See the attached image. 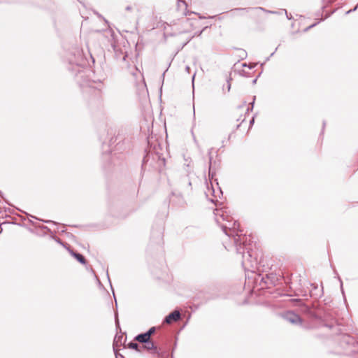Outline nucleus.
Here are the masks:
<instances>
[{"mask_svg":"<svg viewBox=\"0 0 358 358\" xmlns=\"http://www.w3.org/2000/svg\"><path fill=\"white\" fill-rule=\"evenodd\" d=\"M215 220L220 226L223 232L229 238V241L233 243V245L227 242L224 243V246L227 250L235 248L236 252L242 255V266L246 268L248 266H253L256 259L252 257L251 245L252 243L250 235H246L239 229V224L229 214L224 208H216L214 211Z\"/></svg>","mask_w":358,"mask_h":358,"instance_id":"nucleus-1","label":"nucleus"},{"mask_svg":"<svg viewBox=\"0 0 358 358\" xmlns=\"http://www.w3.org/2000/svg\"><path fill=\"white\" fill-rule=\"evenodd\" d=\"M336 311L329 310L324 313L321 318V325L332 331L333 334L340 336L338 353L345 358H358V341L347 333H343V325L336 317Z\"/></svg>","mask_w":358,"mask_h":358,"instance_id":"nucleus-2","label":"nucleus"},{"mask_svg":"<svg viewBox=\"0 0 358 358\" xmlns=\"http://www.w3.org/2000/svg\"><path fill=\"white\" fill-rule=\"evenodd\" d=\"M65 59L69 71L75 74L76 76H78V74L80 75L81 78L84 76V74H85L84 68L87 66V62L80 48L77 47L71 48L66 54Z\"/></svg>","mask_w":358,"mask_h":358,"instance_id":"nucleus-3","label":"nucleus"},{"mask_svg":"<svg viewBox=\"0 0 358 358\" xmlns=\"http://www.w3.org/2000/svg\"><path fill=\"white\" fill-rule=\"evenodd\" d=\"M160 148L159 143L154 145L152 150L150 149L148 153L143 157V166H146L149 163L150 157L152 159H157L158 166H162L165 165V159L162 157V155L159 152L158 149Z\"/></svg>","mask_w":358,"mask_h":358,"instance_id":"nucleus-4","label":"nucleus"},{"mask_svg":"<svg viewBox=\"0 0 358 358\" xmlns=\"http://www.w3.org/2000/svg\"><path fill=\"white\" fill-rule=\"evenodd\" d=\"M283 317L285 320L293 324H298L301 323V319L300 316L292 311H288L285 313L283 315Z\"/></svg>","mask_w":358,"mask_h":358,"instance_id":"nucleus-5","label":"nucleus"},{"mask_svg":"<svg viewBox=\"0 0 358 358\" xmlns=\"http://www.w3.org/2000/svg\"><path fill=\"white\" fill-rule=\"evenodd\" d=\"M143 348L148 351L152 350V353L156 354L157 355V357H163L162 352L157 350V346L155 345V344L153 343V341L151 339H150L148 341H147V343H145L143 344Z\"/></svg>","mask_w":358,"mask_h":358,"instance_id":"nucleus-6","label":"nucleus"},{"mask_svg":"<svg viewBox=\"0 0 358 358\" xmlns=\"http://www.w3.org/2000/svg\"><path fill=\"white\" fill-rule=\"evenodd\" d=\"M311 289L309 292V296L315 299H317L323 295V289H320L317 285L314 283H310Z\"/></svg>","mask_w":358,"mask_h":358,"instance_id":"nucleus-7","label":"nucleus"},{"mask_svg":"<svg viewBox=\"0 0 358 358\" xmlns=\"http://www.w3.org/2000/svg\"><path fill=\"white\" fill-rule=\"evenodd\" d=\"M180 313L179 310H176L169 314L164 319V322L167 324H171L173 322H177L180 319Z\"/></svg>","mask_w":358,"mask_h":358,"instance_id":"nucleus-8","label":"nucleus"},{"mask_svg":"<svg viewBox=\"0 0 358 358\" xmlns=\"http://www.w3.org/2000/svg\"><path fill=\"white\" fill-rule=\"evenodd\" d=\"M150 339H151L148 335L145 332L142 334H139L134 337V341L139 342L141 343L144 344L147 343Z\"/></svg>","mask_w":358,"mask_h":358,"instance_id":"nucleus-9","label":"nucleus"},{"mask_svg":"<svg viewBox=\"0 0 358 358\" xmlns=\"http://www.w3.org/2000/svg\"><path fill=\"white\" fill-rule=\"evenodd\" d=\"M69 251L70 254L73 257H74L78 260V262H79L80 264H86L85 258L84 257V256L83 255L76 252L73 250H70V249L69 250Z\"/></svg>","mask_w":358,"mask_h":358,"instance_id":"nucleus-10","label":"nucleus"},{"mask_svg":"<svg viewBox=\"0 0 358 358\" xmlns=\"http://www.w3.org/2000/svg\"><path fill=\"white\" fill-rule=\"evenodd\" d=\"M263 280H264V282L266 284H271L275 285L276 284V282L278 280V278L275 277L273 274L266 275V278H262Z\"/></svg>","mask_w":358,"mask_h":358,"instance_id":"nucleus-11","label":"nucleus"},{"mask_svg":"<svg viewBox=\"0 0 358 358\" xmlns=\"http://www.w3.org/2000/svg\"><path fill=\"white\" fill-rule=\"evenodd\" d=\"M128 348H130V349H133L137 352H141V348H140V346L137 343H135V342H130L129 344H128Z\"/></svg>","mask_w":358,"mask_h":358,"instance_id":"nucleus-12","label":"nucleus"},{"mask_svg":"<svg viewBox=\"0 0 358 358\" xmlns=\"http://www.w3.org/2000/svg\"><path fill=\"white\" fill-rule=\"evenodd\" d=\"M211 152H212V148H210L209 150H208V155H209V161H210V166H209V176L211 175L212 178L213 177V174L214 173L212 171V168H211V164H212V157H211Z\"/></svg>","mask_w":358,"mask_h":358,"instance_id":"nucleus-13","label":"nucleus"},{"mask_svg":"<svg viewBox=\"0 0 358 358\" xmlns=\"http://www.w3.org/2000/svg\"><path fill=\"white\" fill-rule=\"evenodd\" d=\"M238 50L239 52V57H241V59H245L247 57L246 51L244 50L243 49H238Z\"/></svg>","mask_w":358,"mask_h":358,"instance_id":"nucleus-14","label":"nucleus"},{"mask_svg":"<svg viewBox=\"0 0 358 358\" xmlns=\"http://www.w3.org/2000/svg\"><path fill=\"white\" fill-rule=\"evenodd\" d=\"M156 327H152L148 329L145 333L148 335V336L151 338V336L155 332Z\"/></svg>","mask_w":358,"mask_h":358,"instance_id":"nucleus-15","label":"nucleus"},{"mask_svg":"<svg viewBox=\"0 0 358 358\" xmlns=\"http://www.w3.org/2000/svg\"><path fill=\"white\" fill-rule=\"evenodd\" d=\"M231 80V78H227V86H226V88H227V92H229L230 91V89H231V83H230V80Z\"/></svg>","mask_w":358,"mask_h":358,"instance_id":"nucleus-16","label":"nucleus"},{"mask_svg":"<svg viewBox=\"0 0 358 358\" xmlns=\"http://www.w3.org/2000/svg\"><path fill=\"white\" fill-rule=\"evenodd\" d=\"M113 350H114V353H115V358H124L122 355H121L120 353H119L117 352V350L115 349V347H113Z\"/></svg>","mask_w":358,"mask_h":358,"instance_id":"nucleus-17","label":"nucleus"},{"mask_svg":"<svg viewBox=\"0 0 358 358\" xmlns=\"http://www.w3.org/2000/svg\"><path fill=\"white\" fill-rule=\"evenodd\" d=\"M257 9L262 10H263V11H264L266 13H268L277 14L276 11L268 10H266L265 8H264L262 7H258V8H257Z\"/></svg>","mask_w":358,"mask_h":358,"instance_id":"nucleus-18","label":"nucleus"},{"mask_svg":"<svg viewBox=\"0 0 358 358\" xmlns=\"http://www.w3.org/2000/svg\"><path fill=\"white\" fill-rule=\"evenodd\" d=\"M122 336H120L118 337H115L113 343V347H115V343H117L118 341L121 342V340L122 339Z\"/></svg>","mask_w":358,"mask_h":358,"instance_id":"nucleus-19","label":"nucleus"},{"mask_svg":"<svg viewBox=\"0 0 358 358\" xmlns=\"http://www.w3.org/2000/svg\"><path fill=\"white\" fill-rule=\"evenodd\" d=\"M333 1L334 0H322L323 4H324L322 6V8H324L327 4L330 3Z\"/></svg>","mask_w":358,"mask_h":358,"instance_id":"nucleus-20","label":"nucleus"},{"mask_svg":"<svg viewBox=\"0 0 358 358\" xmlns=\"http://www.w3.org/2000/svg\"><path fill=\"white\" fill-rule=\"evenodd\" d=\"M255 99H256V96H253V99H252V101L250 103V104H251V108H248V110H247L248 111H249V110H252L253 107H254V104H255Z\"/></svg>","mask_w":358,"mask_h":358,"instance_id":"nucleus-21","label":"nucleus"},{"mask_svg":"<svg viewBox=\"0 0 358 358\" xmlns=\"http://www.w3.org/2000/svg\"><path fill=\"white\" fill-rule=\"evenodd\" d=\"M282 12H283V13H285L286 17H287V18L288 20H291V19H292V15H289V14L287 13V10H286V9H282Z\"/></svg>","mask_w":358,"mask_h":358,"instance_id":"nucleus-22","label":"nucleus"},{"mask_svg":"<svg viewBox=\"0 0 358 358\" xmlns=\"http://www.w3.org/2000/svg\"><path fill=\"white\" fill-rule=\"evenodd\" d=\"M357 8H358V3L357 4V6H356L354 8H352V9H351V10H348V11L345 13V14H346V15H348V14H350V13H352V12H353V11H355V10L357 9Z\"/></svg>","mask_w":358,"mask_h":358,"instance_id":"nucleus-23","label":"nucleus"},{"mask_svg":"<svg viewBox=\"0 0 358 358\" xmlns=\"http://www.w3.org/2000/svg\"><path fill=\"white\" fill-rule=\"evenodd\" d=\"M242 66L243 67H248L250 69H252V68L255 67V65L247 64L244 63L242 64Z\"/></svg>","mask_w":358,"mask_h":358,"instance_id":"nucleus-24","label":"nucleus"},{"mask_svg":"<svg viewBox=\"0 0 358 358\" xmlns=\"http://www.w3.org/2000/svg\"><path fill=\"white\" fill-rule=\"evenodd\" d=\"M180 3H182L184 5V6L185 7V8H187V3H186L185 1L178 0V6H180Z\"/></svg>","mask_w":358,"mask_h":358,"instance_id":"nucleus-25","label":"nucleus"},{"mask_svg":"<svg viewBox=\"0 0 358 358\" xmlns=\"http://www.w3.org/2000/svg\"><path fill=\"white\" fill-rule=\"evenodd\" d=\"M319 22H316V23H314V24H313L310 25L309 27H308L305 29V31H308V30H309L310 29H311V28L314 27H315L317 24H318Z\"/></svg>","mask_w":358,"mask_h":358,"instance_id":"nucleus-26","label":"nucleus"},{"mask_svg":"<svg viewBox=\"0 0 358 358\" xmlns=\"http://www.w3.org/2000/svg\"><path fill=\"white\" fill-rule=\"evenodd\" d=\"M125 10H127V11H131L132 10V7L131 6H127L125 8Z\"/></svg>","mask_w":358,"mask_h":358,"instance_id":"nucleus-27","label":"nucleus"},{"mask_svg":"<svg viewBox=\"0 0 358 358\" xmlns=\"http://www.w3.org/2000/svg\"><path fill=\"white\" fill-rule=\"evenodd\" d=\"M115 324L117 326L119 325V320L117 315H115Z\"/></svg>","mask_w":358,"mask_h":358,"instance_id":"nucleus-28","label":"nucleus"},{"mask_svg":"<svg viewBox=\"0 0 358 358\" xmlns=\"http://www.w3.org/2000/svg\"><path fill=\"white\" fill-rule=\"evenodd\" d=\"M254 122H255V117H253L250 120V125H252V124H254Z\"/></svg>","mask_w":358,"mask_h":358,"instance_id":"nucleus-29","label":"nucleus"},{"mask_svg":"<svg viewBox=\"0 0 358 358\" xmlns=\"http://www.w3.org/2000/svg\"><path fill=\"white\" fill-rule=\"evenodd\" d=\"M167 71H168V69H166V71H165L162 73V80H164V79L165 73H166V72Z\"/></svg>","mask_w":358,"mask_h":358,"instance_id":"nucleus-30","label":"nucleus"},{"mask_svg":"<svg viewBox=\"0 0 358 358\" xmlns=\"http://www.w3.org/2000/svg\"><path fill=\"white\" fill-rule=\"evenodd\" d=\"M43 222H45V223H50V222H52V223H55V222L53 221H51V220H43Z\"/></svg>","mask_w":358,"mask_h":358,"instance_id":"nucleus-31","label":"nucleus"},{"mask_svg":"<svg viewBox=\"0 0 358 358\" xmlns=\"http://www.w3.org/2000/svg\"><path fill=\"white\" fill-rule=\"evenodd\" d=\"M127 57V55L125 53L124 54L123 57H122V60L124 61L126 59V58Z\"/></svg>","mask_w":358,"mask_h":358,"instance_id":"nucleus-32","label":"nucleus"},{"mask_svg":"<svg viewBox=\"0 0 358 358\" xmlns=\"http://www.w3.org/2000/svg\"><path fill=\"white\" fill-rule=\"evenodd\" d=\"M248 8H236L235 10H248Z\"/></svg>","mask_w":358,"mask_h":358,"instance_id":"nucleus-33","label":"nucleus"},{"mask_svg":"<svg viewBox=\"0 0 358 358\" xmlns=\"http://www.w3.org/2000/svg\"><path fill=\"white\" fill-rule=\"evenodd\" d=\"M340 281H341V291H342V292L343 293V282H342V281H341V280H340Z\"/></svg>","mask_w":358,"mask_h":358,"instance_id":"nucleus-34","label":"nucleus"},{"mask_svg":"<svg viewBox=\"0 0 358 358\" xmlns=\"http://www.w3.org/2000/svg\"><path fill=\"white\" fill-rule=\"evenodd\" d=\"M41 228H42V229H44L50 230V229L48 228V227H46V226H42V227H41Z\"/></svg>","mask_w":358,"mask_h":358,"instance_id":"nucleus-35","label":"nucleus"},{"mask_svg":"<svg viewBox=\"0 0 358 358\" xmlns=\"http://www.w3.org/2000/svg\"><path fill=\"white\" fill-rule=\"evenodd\" d=\"M202 30L199 31L198 33H196V35L200 36L202 34Z\"/></svg>","mask_w":358,"mask_h":358,"instance_id":"nucleus-36","label":"nucleus"},{"mask_svg":"<svg viewBox=\"0 0 358 358\" xmlns=\"http://www.w3.org/2000/svg\"><path fill=\"white\" fill-rule=\"evenodd\" d=\"M257 78H255L252 80V84H255L257 82Z\"/></svg>","mask_w":358,"mask_h":358,"instance_id":"nucleus-37","label":"nucleus"},{"mask_svg":"<svg viewBox=\"0 0 358 358\" xmlns=\"http://www.w3.org/2000/svg\"><path fill=\"white\" fill-rule=\"evenodd\" d=\"M57 241L58 242V243L63 245L62 242L59 239H58Z\"/></svg>","mask_w":358,"mask_h":358,"instance_id":"nucleus-38","label":"nucleus"},{"mask_svg":"<svg viewBox=\"0 0 358 358\" xmlns=\"http://www.w3.org/2000/svg\"><path fill=\"white\" fill-rule=\"evenodd\" d=\"M301 296H308V294L306 293H305V294H302Z\"/></svg>","mask_w":358,"mask_h":358,"instance_id":"nucleus-39","label":"nucleus"},{"mask_svg":"<svg viewBox=\"0 0 358 358\" xmlns=\"http://www.w3.org/2000/svg\"><path fill=\"white\" fill-rule=\"evenodd\" d=\"M189 66H186V71H189Z\"/></svg>","mask_w":358,"mask_h":358,"instance_id":"nucleus-40","label":"nucleus"},{"mask_svg":"<svg viewBox=\"0 0 358 358\" xmlns=\"http://www.w3.org/2000/svg\"><path fill=\"white\" fill-rule=\"evenodd\" d=\"M325 124H326L325 122H323V128H324ZM322 129L324 130V129Z\"/></svg>","mask_w":358,"mask_h":358,"instance_id":"nucleus-41","label":"nucleus"},{"mask_svg":"<svg viewBox=\"0 0 358 358\" xmlns=\"http://www.w3.org/2000/svg\"><path fill=\"white\" fill-rule=\"evenodd\" d=\"M241 74L242 76H245V73H244V71H243V73H241Z\"/></svg>","mask_w":358,"mask_h":358,"instance_id":"nucleus-42","label":"nucleus"},{"mask_svg":"<svg viewBox=\"0 0 358 358\" xmlns=\"http://www.w3.org/2000/svg\"><path fill=\"white\" fill-rule=\"evenodd\" d=\"M107 277L108 278V280H110V278H109V274L107 273ZM110 282V281H109Z\"/></svg>","mask_w":358,"mask_h":358,"instance_id":"nucleus-43","label":"nucleus"},{"mask_svg":"<svg viewBox=\"0 0 358 358\" xmlns=\"http://www.w3.org/2000/svg\"><path fill=\"white\" fill-rule=\"evenodd\" d=\"M85 85V83H83V84L80 83V85Z\"/></svg>","mask_w":358,"mask_h":358,"instance_id":"nucleus-44","label":"nucleus"},{"mask_svg":"<svg viewBox=\"0 0 358 358\" xmlns=\"http://www.w3.org/2000/svg\"><path fill=\"white\" fill-rule=\"evenodd\" d=\"M173 355H171V358H173Z\"/></svg>","mask_w":358,"mask_h":358,"instance_id":"nucleus-45","label":"nucleus"}]
</instances>
